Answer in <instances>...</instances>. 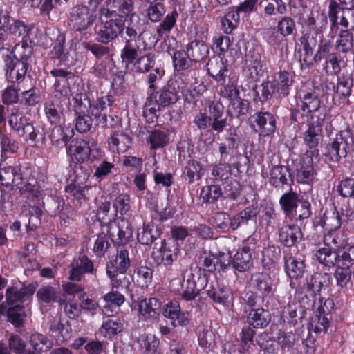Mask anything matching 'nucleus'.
Returning a JSON list of instances; mask_svg holds the SVG:
<instances>
[{"instance_id":"nucleus-1","label":"nucleus","mask_w":354,"mask_h":354,"mask_svg":"<svg viewBox=\"0 0 354 354\" xmlns=\"http://www.w3.org/2000/svg\"><path fill=\"white\" fill-rule=\"evenodd\" d=\"M173 84L171 82L167 87H163L158 91L149 88V96L143 108V116L148 122H156L162 109L175 104L179 100L178 91L172 86Z\"/></svg>"},{"instance_id":"nucleus-2","label":"nucleus","mask_w":354,"mask_h":354,"mask_svg":"<svg viewBox=\"0 0 354 354\" xmlns=\"http://www.w3.org/2000/svg\"><path fill=\"white\" fill-rule=\"evenodd\" d=\"M165 0H142V5L146 8L147 18L153 23L160 22L156 29L159 37L165 33H169L174 28L178 17L176 9L168 13L165 18L166 8L163 3Z\"/></svg>"},{"instance_id":"nucleus-3","label":"nucleus","mask_w":354,"mask_h":354,"mask_svg":"<svg viewBox=\"0 0 354 354\" xmlns=\"http://www.w3.org/2000/svg\"><path fill=\"white\" fill-rule=\"evenodd\" d=\"M253 292L247 295L245 301L250 307L263 306L276 290L274 279L265 272H256L251 277Z\"/></svg>"},{"instance_id":"nucleus-4","label":"nucleus","mask_w":354,"mask_h":354,"mask_svg":"<svg viewBox=\"0 0 354 354\" xmlns=\"http://www.w3.org/2000/svg\"><path fill=\"white\" fill-rule=\"evenodd\" d=\"M302 87L298 93V98L301 106V110L307 113V120L324 121L326 111L321 106L319 89L315 86L305 89Z\"/></svg>"},{"instance_id":"nucleus-5","label":"nucleus","mask_w":354,"mask_h":354,"mask_svg":"<svg viewBox=\"0 0 354 354\" xmlns=\"http://www.w3.org/2000/svg\"><path fill=\"white\" fill-rule=\"evenodd\" d=\"M32 174V168L29 162H22L15 165L0 167V183L7 188L19 187L24 180H27Z\"/></svg>"},{"instance_id":"nucleus-6","label":"nucleus","mask_w":354,"mask_h":354,"mask_svg":"<svg viewBox=\"0 0 354 354\" xmlns=\"http://www.w3.org/2000/svg\"><path fill=\"white\" fill-rule=\"evenodd\" d=\"M134 61L133 66L136 72L140 73H149L147 77V82L149 89H154L156 82L160 80L165 74L163 69L156 66L155 54L148 53Z\"/></svg>"},{"instance_id":"nucleus-7","label":"nucleus","mask_w":354,"mask_h":354,"mask_svg":"<svg viewBox=\"0 0 354 354\" xmlns=\"http://www.w3.org/2000/svg\"><path fill=\"white\" fill-rule=\"evenodd\" d=\"M348 136L347 133L342 130L336 133L335 138L331 139L323 153L326 162L338 163L342 158L347 156L351 151V146L347 141Z\"/></svg>"},{"instance_id":"nucleus-8","label":"nucleus","mask_w":354,"mask_h":354,"mask_svg":"<svg viewBox=\"0 0 354 354\" xmlns=\"http://www.w3.org/2000/svg\"><path fill=\"white\" fill-rule=\"evenodd\" d=\"M124 22L121 18H115L104 21L102 19L94 28L96 41L103 44L109 43L116 39L124 30Z\"/></svg>"},{"instance_id":"nucleus-9","label":"nucleus","mask_w":354,"mask_h":354,"mask_svg":"<svg viewBox=\"0 0 354 354\" xmlns=\"http://www.w3.org/2000/svg\"><path fill=\"white\" fill-rule=\"evenodd\" d=\"M96 15L93 10L84 5L73 6L68 13V22L72 28L78 32H83L95 21Z\"/></svg>"},{"instance_id":"nucleus-10","label":"nucleus","mask_w":354,"mask_h":354,"mask_svg":"<svg viewBox=\"0 0 354 354\" xmlns=\"http://www.w3.org/2000/svg\"><path fill=\"white\" fill-rule=\"evenodd\" d=\"M180 254L178 243L174 239L162 240L159 248L152 253V257L158 266H164L169 268Z\"/></svg>"},{"instance_id":"nucleus-11","label":"nucleus","mask_w":354,"mask_h":354,"mask_svg":"<svg viewBox=\"0 0 354 354\" xmlns=\"http://www.w3.org/2000/svg\"><path fill=\"white\" fill-rule=\"evenodd\" d=\"M276 115L269 111H259L250 115L249 123L252 129L261 136H268L277 129Z\"/></svg>"},{"instance_id":"nucleus-12","label":"nucleus","mask_w":354,"mask_h":354,"mask_svg":"<svg viewBox=\"0 0 354 354\" xmlns=\"http://www.w3.org/2000/svg\"><path fill=\"white\" fill-rule=\"evenodd\" d=\"M226 88L229 89L228 97L230 102L227 106V115L230 118H241L246 115L250 108V102L248 100L239 97V91L233 84L227 85Z\"/></svg>"},{"instance_id":"nucleus-13","label":"nucleus","mask_w":354,"mask_h":354,"mask_svg":"<svg viewBox=\"0 0 354 354\" xmlns=\"http://www.w3.org/2000/svg\"><path fill=\"white\" fill-rule=\"evenodd\" d=\"M294 180L290 169L284 165H274L270 170L269 183L277 191L283 192L291 188Z\"/></svg>"},{"instance_id":"nucleus-14","label":"nucleus","mask_w":354,"mask_h":354,"mask_svg":"<svg viewBox=\"0 0 354 354\" xmlns=\"http://www.w3.org/2000/svg\"><path fill=\"white\" fill-rule=\"evenodd\" d=\"M205 111L212 122V130L222 132L227 127V116L225 106L219 100H208L205 104Z\"/></svg>"},{"instance_id":"nucleus-15","label":"nucleus","mask_w":354,"mask_h":354,"mask_svg":"<svg viewBox=\"0 0 354 354\" xmlns=\"http://www.w3.org/2000/svg\"><path fill=\"white\" fill-rule=\"evenodd\" d=\"M254 249V245H245L236 251L232 259V268L234 272H245L253 267Z\"/></svg>"},{"instance_id":"nucleus-16","label":"nucleus","mask_w":354,"mask_h":354,"mask_svg":"<svg viewBox=\"0 0 354 354\" xmlns=\"http://www.w3.org/2000/svg\"><path fill=\"white\" fill-rule=\"evenodd\" d=\"M130 258L129 251L124 247H118L117 254L113 257L106 266V274L114 276V273L124 274L130 267Z\"/></svg>"},{"instance_id":"nucleus-17","label":"nucleus","mask_w":354,"mask_h":354,"mask_svg":"<svg viewBox=\"0 0 354 354\" xmlns=\"http://www.w3.org/2000/svg\"><path fill=\"white\" fill-rule=\"evenodd\" d=\"M36 291V285L31 283L25 284L22 287H8L6 289L5 297L8 305H13L17 303H24L33 295Z\"/></svg>"},{"instance_id":"nucleus-18","label":"nucleus","mask_w":354,"mask_h":354,"mask_svg":"<svg viewBox=\"0 0 354 354\" xmlns=\"http://www.w3.org/2000/svg\"><path fill=\"white\" fill-rule=\"evenodd\" d=\"M305 155L306 156L307 161L304 160L301 167L297 169L296 177L297 181L299 183L310 184L313 181L317 174L313 165L312 157L314 156L317 157L319 156V150L314 149L307 151Z\"/></svg>"},{"instance_id":"nucleus-19","label":"nucleus","mask_w":354,"mask_h":354,"mask_svg":"<svg viewBox=\"0 0 354 354\" xmlns=\"http://www.w3.org/2000/svg\"><path fill=\"white\" fill-rule=\"evenodd\" d=\"M6 76L7 80L12 83L21 82L27 73L28 64L14 60L10 57L5 59Z\"/></svg>"},{"instance_id":"nucleus-20","label":"nucleus","mask_w":354,"mask_h":354,"mask_svg":"<svg viewBox=\"0 0 354 354\" xmlns=\"http://www.w3.org/2000/svg\"><path fill=\"white\" fill-rule=\"evenodd\" d=\"M280 242L286 247H292L303 239L301 225L292 223L286 224L279 230Z\"/></svg>"},{"instance_id":"nucleus-21","label":"nucleus","mask_w":354,"mask_h":354,"mask_svg":"<svg viewBox=\"0 0 354 354\" xmlns=\"http://www.w3.org/2000/svg\"><path fill=\"white\" fill-rule=\"evenodd\" d=\"M246 315V322L254 328H264L271 321V314L268 309L262 306L251 307Z\"/></svg>"},{"instance_id":"nucleus-22","label":"nucleus","mask_w":354,"mask_h":354,"mask_svg":"<svg viewBox=\"0 0 354 354\" xmlns=\"http://www.w3.org/2000/svg\"><path fill=\"white\" fill-rule=\"evenodd\" d=\"M108 145L113 153H125L131 147L132 138L123 131H114L110 135Z\"/></svg>"},{"instance_id":"nucleus-23","label":"nucleus","mask_w":354,"mask_h":354,"mask_svg":"<svg viewBox=\"0 0 354 354\" xmlns=\"http://www.w3.org/2000/svg\"><path fill=\"white\" fill-rule=\"evenodd\" d=\"M147 44L143 40L125 39V45L121 52L122 62L127 64L133 63L138 53L147 49Z\"/></svg>"},{"instance_id":"nucleus-24","label":"nucleus","mask_w":354,"mask_h":354,"mask_svg":"<svg viewBox=\"0 0 354 354\" xmlns=\"http://www.w3.org/2000/svg\"><path fill=\"white\" fill-rule=\"evenodd\" d=\"M3 19L5 20L6 26L10 36L20 37L23 35H30L32 30L31 27L27 26L25 23L19 19H13L8 10L1 12Z\"/></svg>"},{"instance_id":"nucleus-25","label":"nucleus","mask_w":354,"mask_h":354,"mask_svg":"<svg viewBox=\"0 0 354 354\" xmlns=\"http://www.w3.org/2000/svg\"><path fill=\"white\" fill-rule=\"evenodd\" d=\"M138 309L145 319H157L161 313V303L154 297L142 298L138 300Z\"/></svg>"},{"instance_id":"nucleus-26","label":"nucleus","mask_w":354,"mask_h":354,"mask_svg":"<svg viewBox=\"0 0 354 354\" xmlns=\"http://www.w3.org/2000/svg\"><path fill=\"white\" fill-rule=\"evenodd\" d=\"M185 50L194 62L205 60L209 53L207 44L203 40L197 39L189 41L186 45Z\"/></svg>"},{"instance_id":"nucleus-27","label":"nucleus","mask_w":354,"mask_h":354,"mask_svg":"<svg viewBox=\"0 0 354 354\" xmlns=\"http://www.w3.org/2000/svg\"><path fill=\"white\" fill-rule=\"evenodd\" d=\"M195 274L193 273V269H191L187 276H184L181 282V289L179 292L182 299L185 301H193L200 294L201 288H196Z\"/></svg>"},{"instance_id":"nucleus-28","label":"nucleus","mask_w":354,"mask_h":354,"mask_svg":"<svg viewBox=\"0 0 354 354\" xmlns=\"http://www.w3.org/2000/svg\"><path fill=\"white\" fill-rule=\"evenodd\" d=\"M324 121L307 120L308 129L304 133V142L310 149H317Z\"/></svg>"},{"instance_id":"nucleus-29","label":"nucleus","mask_w":354,"mask_h":354,"mask_svg":"<svg viewBox=\"0 0 354 354\" xmlns=\"http://www.w3.org/2000/svg\"><path fill=\"white\" fill-rule=\"evenodd\" d=\"M68 153L71 156L74 162L76 163H82L89 160L91 149L88 142L81 139L75 140L74 144L69 147Z\"/></svg>"},{"instance_id":"nucleus-30","label":"nucleus","mask_w":354,"mask_h":354,"mask_svg":"<svg viewBox=\"0 0 354 354\" xmlns=\"http://www.w3.org/2000/svg\"><path fill=\"white\" fill-rule=\"evenodd\" d=\"M304 54L300 55L299 62L301 68H309L313 66L314 62L313 61L312 55L313 53V46L312 41L315 44V39L313 36L309 34L303 35L299 39Z\"/></svg>"},{"instance_id":"nucleus-31","label":"nucleus","mask_w":354,"mask_h":354,"mask_svg":"<svg viewBox=\"0 0 354 354\" xmlns=\"http://www.w3.org/2000/svg\"><path fill=\"white\" fill-rule=\"evenodd\" d=\"M207 71L217 82L224 83L227 75L228 69L223 59L214 57L210 59L207 64Z\"/></svg>"},{"instance_id":"nucleus-32","label":"nucleus","mask_w":354,"mask_h":354,"mask_svg":"<svg viewBox=\"0 0 354 354\" xmlns=\"http://www.w3.org/2000/svg\"><path fill=\"white\" fill-rule=\"evenodd\" d=\"M311 205L307 200L302 199L297 207H295L286 217L292 223L302 225L304 221L311 215Z\"/></svg>"},{"instance_id":"nucleus-33","label":"nucleus","mask_w":354,"mask_h":354,"mask_svg":"<svg viewBox=\"0 0 354 354\" xmlns=\"http://www.w3.org/2000/svg\"><path fill=\"white\" fill-rule=\"evenodd\" d=\"M276 95L284 97L289 95L290 87L293 83V75L286 71H281L274 76Z\"/></svg>"},{"instance_id":"nucleus-34","label":"nucleus","mask_w":354,"mask_h":354,"mask_svg":"<svg viewBox=\"0 0 354 354\" xmlns=\"http://www.w3.org/2000/svg\"><path fill=\"white\" fill-rule=\"evenodd\" d=\"M63 110L60 98L55 97L54 100L46 102L44 105L46 116L51 124L56 125L60 123Z\"/></svg>"},{"instance_id":"nucleus-35","label":"nucleus","mask_w":354,"mask_h":354,"mask_svg":"<svg viewBox=\"0 0 354 354\" xmlns=\"http://www.w3.org/2000/svg\"><path fill=\"white\" fill-rule=\"evenodd\" d=\"M324 244L330 245L338 251L348 243V239L346 233L342 230H330L324 236Z\"/></svg>"},{"instance_id":"nucleus-36","label":"nucleus","mask_w":354,"mask_h":354,"mask_svg":"<svg viewBox=\"0 0 354 354\" xmlns=\"http://www.w3.org/2000/svg\"><path fill=\"white\" fill-rule=\"evenodd\" d=\"M36 295L39 302L46 304H62L64 301L60 292L56 288L50 285L41 286L38 289Z\"/></svg>"},{"instance_id":"nucleus-37","label":"nucleus","mask_w":354,"mask_h":354,"mask_svg":"<svg viewBox=\"0 0 354 354\" xmlns=\"http://www.w3.org/2000/svg\"><path fill=\"white\" fill-rule=\"evenodd\" d=\"M304 260L301 257H290L285 259V268L287 274L292 279L303 276L305 271Z\"/></svg>"},{"instance_id":"nucleus-38","label":"nucleus","mask_w":354,"mask_h":354,"mask_svg":"<svg viewBox=\"0 0 354 354\" xmlns=\"http://www.w3.org/2000/svg\"><path fill=\"white\" fill-rule=\"evenodd\" d=\"M26 317L27 315L24 306L16 304L10 306L6 320L15 328H21L25 326Z\"/></svg>"},{"instance_id":"nucleus-39","label":"nucleus","mask_w":354,"mask_h":354,"mask_svg":"<svg viewBox=\"0 0 354 354\" xmlns=\"http://www.w3.org/2000/svg\"><path fill=\"white\" fill-rule=\"evenodd\" d=\"M316 225L322 226L328 232L338 230L342 225L341 216L336 208H334L331 212L326 211L323 217L319 218Z\"/></svg>"},{"instance_id":"nucleus-40","label":"nucleus","mask_w":354,"mask_h":354,"mask_svg":"<svg viewBox=\"0 0 354 354\" xmlns=\"http://www.w3.org/2000/svg\"><path fill=\"white\" fill-rule=\"evenodd\" d=\"M302 199L298 193L293 192L292 187L289 191L283 193L279 198V203L285 216L288 215L297 205Z\"/></svg>"},{"instance_id":"nucleus-41","label":"nucleus","mask_w":354,"mask_h":354,"mask_svg":"<svg viewBox=\"0 0 354 354\" xmlns=\"http://www.w3.org/2000/svg\"><path fill=\"white\" fill-rule=\"evenodd\" d=\"M315 256L318 261L325 266L330 268L337 264V251L330 245L324 244L317 250Z\"/></svg>"},{"instance_id":"nucleus-42","label":"nucleus","mask_w":354,"mask_h":354,"mask_svg":"<svg viewBox=\"0 0 354 354\" xmlns=\"http://www.w3.org/2000/svg\"><path fill=\"white\" fill-rule=\"evenodd\" d=\"M254 97L261 102L270 100L274 94L276 95L275 84L273 82L266 80L253 88Z\"/></svg>"},{"instance_id":"nucleus-43","label":"nucleus","mask_w":354,"mask_h":354,"mask_svg":"<svg viewBox=\"0 0 354 354\" xmlns=\"http://www.w3.org/2000/svg\"><path fill=\"white\" fill-rule=\"evenodd\" d=\"M123 330V324L118 317L107 318L104 320L100 333L104 337H111Z\"/></svg>"},{"instance_id":"nucleus-44","label":"nucleus","mask_w":354,"mask_h":354,"mask_svg":"<svg viewBox=\"0 0 354 354\" xmlns=\"http://www.w3.org/2000/svg\"><path fill=\"white\" fill-rule=\"evenodd\" d=\"M160 235V231L158 226L153 223L144 224L141 232H138L137 238L142 245H150Z\"/></svg>"},{"instance_id":"nucleus-45","label":"nucleus","mask_w":354,"mask_h":354,"mask_svg":"<svg viewBox=\"0 0 354 354\" xmlns=\"http://www.w3.org/2000/svg\"><path fill=\"white\" fill-rule=\"evenodd\" d=\"M19 136L24 137L26 140H29L35 147H37L40 142H43L45 140L44 130L41 128L34 127L30 123L25 126Z\"/></svg>"},{"instance_id":"nucleus-46","label":"nucleus","mask_w":354,"mask_h":354,"mask_svg":"<svg viewBox=\"0 0 354 354\" xmlns=\"http://www.w3.org/2000/svg\"><path fill=\"white\" fill-rule=\"evenodd\" d=\"M353 34L348 29L340 30L335 42L336 50L342 53H348L353 50Z\"/></svg>"},{"instance_id":"nucleus-47","label":"nucleus","mask_w":354,"mask_h":354,"mask_svg":"<svg viewBox=\"0 0 354 354\" xmlns=\"http://www.w3.org/2000/svg\"><path fill=\"white\" fill-rule=\"evenodd\" d=\"M330 35L331 37L329 39L321 38L317 50L313 57L314 63H317L323 59H326L331 53L330 51L333 46L334 33L330 32Z\"/></svg>"},{"instance_id":"nucleus-48","label":"nucleus","mask_w":354,"mask_h":354,"mask_svg":"<svg viewBox=\"0 0 354 354\" xmlns=\"http://www.w3.org/2000/svg\"><path fill=\"white\" fill-rule=\"evenodd\" d=\"M30 344L32 349L39 354L47 352L53 346L52 342L46 335L38 333L31 335Z\"/></svg>"},{"instance_id":"nucleus-49","label":"nucleus","mask_w":354,"mask_h":354,"mask_svg":"<svg viewBox=\"0 0 354 354\" xmlns=\"http://www.w3.org/2000/svg\"><path fill=\"white\" fill-rule=\"evenodd\" d=\"M201 170L202 166L198 161L190 160L183 169V178L189 183H192L201 178Z\"/></svg>"},{"instance_id":"nucleus-50","label":"nucleus","mask_w":354,"mask_h":354,"mask_svg":"<svg viewBox=\"0 0 354 354\" xmlns=\"http://www.w3.org/2000/svg\"><path fill=\"white\" fill-rule=\"evenodd\" d=\"M336 265L349 268L354 265V245L348 244L338 250Z\"/></svg>"},{"instance_id":"nucleus-51","label":"nucleus","mask_w":354,"mask_h":354,"mask_svg":"<svg viewBox=\"0 0 354 354\" xmlns=\"http://www.w3.org/2000/svg\"><path fill=\"white\" fill-rule=\"evenodd\" d=\"M353 86V79L350 75H343L337 80L336 86V93L339 95L341 99L346 100L351 95L352 87Z\"/></svg>"},{"instance_id":"nucleus-52","label":"nucleus","mask_w":354,"mask_h":354,"mask_svg":"<svg viewBox=\"0 0 354 354\" xmlns=\"http://www.w3.org/2000/svg\"><path fill=\"white\" fill-rule=\"evenodd\" d=\"M129 23L126 28L127 38L125 39L143 40L144 32L138 33L140 30V19L136 14L130 16Z\"/></svg>"},{"instance_id":"nucleus-53","label":"nucleus","mask_w":354,"mask_h":354,"mask_svg":"<svg viewBox=\"0 0 354 354\" xmlns=\"http://www.w3.org/2000/svg\"><path fill=\"white\" fill-rule=\"evenodd\" d=\"M198 266H196L193 271L199 272L203 269L204 271L213 272L216 270L215 258L211 252L203 251L198 257Z\"/></svg>"},{"instance_id":"nucleus-54","label":"nucleus","mask_w":354,"mask_h":354,"mask_svg":"<svg viewBox=\"0 0 354 354\" xmlns=\"http://www.w3.org/2000/svg\"><path fill=\"white\" fill-rule=\"evenodd\" d=\"M153 270L147 266H140L134 271L137 284L142 288H147L152 282Z\"/></svg>"},{"instance_id":"nucleus-55","label":"nucleus","mask_w":354,"mask_h":354,"mask_svg":"<svg viewBox=\"0 0 354 354\" xmlns=\"http://www.w3.org/2000/svg\"><path fill=\"white\" fill-rule=\"evenodd\" d=\"M222 194L221 188L218 185H212L203 187L201 191L200 196L203 203H214Z\"/></svg>"},{"instance_id":"nucleus-56","label":"nucleus","mask_w":354,"mask_h":354,"mask_svg":"<svg viewBox=\"0 0 354 354\" xmlns=\"http://www.w3.org/2000/svg\"><path fill=\"white\" fill-rule=\"evenodd\" d=\"M280 254L281 250L279 247L271 245L265 248L263 252V259L262 260L263 268L268 270L273 268Z\"/></svg>"},{"instance_id":"nucleus-57","label":"nucleus","mask_w":354,"mask_h":354,"mask_svg":"<svg viewBox=\"0 0 354 354\" xmlns=\"http://www.w3.org/2000/svg\"><path fill=\"white\" fill-rule=\"evenodd\" d=\"M104 299L108 303V305L104 306V313L106 316L111 317L113 313L111 307L112 306L120 307L124 301V296L118 291H111L104 296Z\"/></svg>"},{"instance_id":"nucleus-58","label":"nucleus","mask_w":354,"mask_h":354,"mask_svg":"<svg viewBox=\"0 0 354 354\" xmlns=\"http://www.w3.org/2000/svg\"><path fill=\"white\" fill-rule=\"evenodd\" d=\"M173 62L175 69L180 71L189 69L194 62L190 59L186 50H178L174 53Z\"/></svg>"},{"instance_id":"nucleus-59","label":"nucleus","mask_w":354,"mask_h":354,"mask_svg":"<svg viewBox=\"0 0 354 354\" xmlns=\"http://www.w3.org/2000/svg\"><path fill=\"white\" fill-rule=\"evenodd\" d=\"M208 297L216 304L225 305L229 298V290L225 287L211 286L207 290Z\"/></svg>"},{"instance_id":"nucleus-60","label":"nucleus","mask_w":354,"mask_h":354,"mask_svg":"<svg viewBox=\"0 0 354 354\" xmlns=\"http://www.w3.org/2000/svg\"><path fill=\"white\" fill-rule=\"evenodd\" d=\"M112 240L119 245V247H124L126 244L131 233L129 231H125L118 225H111L108 231Z\"/></svg>"},{"instance_id":"nucleus-61","label":"nucleus","mask_w":354,"mask_h":354,"mask_svg":"<svg viewBox=\"0 0 354 354\" xmlns=\"http://www.w3.org/2000/svg\"><path fill=\"white\" fill-rule=\"evenodd\" d=\"M341 58L337 52H333L325 59L324 69L329 75H338L341 71Z\"/></svg>"},{"instance_id":"nucleus-62","label":"nucleus","mask_w":354,"mask_h":354,"mask_svg":"<svg viewBox=\"0 0 354 354\" xmlns=\"http://www.w3.org/2000/svg\"><path fill=\"white\" fill-rule=\"evenodd\" d=\"M112 97L105 95L97 98L93 103L90 104V111L91 115H96L97 113L107 112L113 104Z\"/></svg>"},{"instance_id":"nucleus-63","label":"nucleus","mask_w":354,"mask_h":354,"mask_svg":"<svg viewBox=\"0 0 354 354\" xmlns=\"http://www.w3.org/2000/svg\"><path fill=\"white\" fill-rule=\"evenodd\" d=\"M28 123L24 115L18 111H12L8 117L9 126L13 131H16L18 135Z\"/></svg>"},{"instance_id":"nucleus-64","label":"nucleus","mask_w":354,"mask_h":354,"mask_svg":"<svg viewBox=\"0 0 354 354\" xmlns=\"http://www.w3.org/2000/svg\"><path fill=\"white\" fill-rule=\"evenodd\" d=\"M337 192L343 198H354V178L346 177L340 180Z\"/></svg>"}]
</instances>
